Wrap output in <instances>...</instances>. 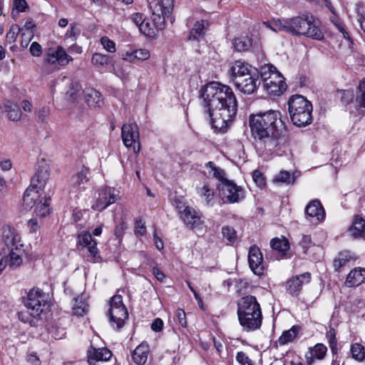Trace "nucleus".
Segmentation results:
<instances>
[{
	"label": "nucleus",
	"instance_id": "obj_63",
	"mask_svg": "<svg viewBox=\"0 0 365 365\" xmlns=\"http://www.w3.org/2000/svg\"><path fill=\"white\" fill-rule=\"evenodd\" d=\"M333 22H334V25L336 26V29L339 30V31L343 35V37L346 40H347L349 42L351 43L352 41H351V37H350L349 33L345 29V28L343 26V25L338 21L334 22L333 21Z\"/></svg>",
	"mask_w": 365,
	"mask_h": 365
},
{
	"label": "nucleus",
	"instance_id": "obj_13",
	"mask_svg": "<svg viewBox=\"0 0 365 365\" xmlns=\"http://www.w3.org/2000/svg\"><path fill=\"white\" fill-rule=\"evenodd\" d=\"M118 197V195L114 188L107 186L103 187L99 190L98 197L93 203L92 208L101 212L110 205L115 202Z\"/></svg>",
	"mask_w": 365,
	"mask_h": 365
},
{
	"label": "nucleus",
	"instance_id": "obj_52",
	"mask_svg": "<svg viewBox=\"0 0 365 365\" xmlns=\"http://www.w3.org/2000/svg\"><path fill=\"white\" fill-rule=\"evenodd\" d=\"M101 43L108 52H115V43L107 36H103L101 38Z\"/></svg>",
	"mask_w": 365,
	"mask_h": 365
},
{
	"label": "nucleus",
	"instance_id": "obj_29",
	"mask_svg": "<svg viewBox=\"0 0 365 365\" xmlns=\"http://www.w3.org/2000/svg\"><path fill=\"white\" fill-rule=\"evenodd\" d=\"M149 346L145 343L138 345L132 353V359L138 365H143L148 360Z\"/></svg>",
	"mask_w": 365,
	"mask_h": 365
},
{
	"label": "nucleus",
	"instance_id": "obj_57",
	"mask_svg": "<svg viewBox=\"0 0 365 365\" xmlns=\"http://www.w3.org/2000/svg\"><path fill=\"white\" fill-rule=\"evenodd\" d=\"M357 21L360 24L361 29L365 32V12L362 10V7L356 5Z\"/></svg>",
	"mask_w": 365,
	"mask_h": 365
},
{
	"label": "nucleus",
	"instance_id": "obj_20",
	"mask_svg": "<svg viewBox=\"0 0 365 365\" xmlns=\"http://www.w3.org/2000/svg\"><path fill=\"white\" fill-rule=\"evenodd\" d=\"M49 177V166L46 163H43L38 165L35 175L31 178L30 185L43 192V190Z\"/></svg>",
	"mask_w": 365,
	"mask_h": 365
},
{
	"label": "nucleus",
	"instance_id": "obj_11",
	"mask_svg": "<svg viewBox=\"0 0 365 365\" xmlns=\"http://www.w3.org/2000/svg\"><path fill=\"white\" fill-rule=\"evenodd\" d=\"M217 188L225 203L238 202L245 197L244 189L232 180H227L222 183H218Z\"/></svg>",
	"mask_w": 365,
	"mask_h": 365
},
{
	"label": "nucleus",
	"instance_id": "obj_4",
	"mask_svg": "<svg viewBox=\"0 0 365 365\" xmlns=\"http://www.w3.org/2000/svg\"><path fill=\"white\" fill-rule=\"evenodd\" d=\"M237 318L246 331L259 329L262 324V312L257 298L252 295L242 297L237 302Z\"/></svg>",
	"mask_w": 365,
	"mask_h": 365
},
{
	"label": "nucleus",
	"instance_id": "obj_39",
	"mask_svg": "<svg viewBox=\"0 0 365 365\" xmlns=\"http://www.w3.org/2000/svg\"><path fill=\"white\" fill-rule=\"evenodd\" d=\"M92 63L98 68H102L110 62V56L100 53H95L91 58Z\"/></svg>",
	"mask_w": 365,
	"mask_h": 365
},
{
	"label": "nucleus",
	"instance_id": "obj_51",
	"mask_svg": "<svg viewBox=\"0 0 365 365\" xmlns=\"http://www.w3.org/2000/svg\"><path fill=\"white\" fill-rule=\"evenodd\" d=\"M299 245L302 247L303 253H307L309 248L312 246L311 236L308 235H303L299 242Z\"/></svg>",
	"mask_w": 365,
	"mask_h": 365
},
{
	"label": "nucleus",
	"instance_id": "obj_25",
	"mask_svg": "<svg viewBox=\"0 0 365 365\" xmlns=\"http://www.w3.org/2000/svg\"><path fill=\"white\" fill-rule=\"evenodd\" d=\"M270 246L280 258L287 257L290 246L288 240L284 236L273 238L270 241Z\"/></svg>",
	"mask_w": 365,
	"mask_h": 365
},
{
	"label": "nucleus",
	"instance_id": "obj_10",
	"mask_svg": "<svg viewBox=\"0 0 365 365\" xmlns=\"http://www.w3.org/2000/svg\"><path fill=\"white\" fill-rule=\"evenodd\" d=\"M110 323L113 327L119 329L124 326L125 321L128 317L126 307L123 303V297L120 294L114 295L110 301L108 311Z\"/></svg>",
	"mask_w": 365,
	"mask_h": 365
},
{
	"label": "nucleus",
	"instance_id": "obj_48",
	"mask_svg": "<svg viewBox=\"0 0 365 365\" xmlns=\"http://www.w3.org/2000/svg\"><path fill=\"white\" fill-rule=\"evenodd\" d=\"M21 31L20 27L17 24H13L10 27L9 32L6 34V38L9 43H14Z\"/></svg>",
	"mask_w": 365,
	"mask_h": 365
},
{
	"label": "nucleus",
	"instance_id": "obj_43",
	"mask_svg": "<svg viewBox=\"0 0 365 365\" xmlns=\"http://www.w3.org/2000/svg\"><path fill=\"white\" fill-rule=\"evenodd\" d=\"M350 256L348 252H340L338 257L334 261V267L336 271H340L349 262Z\"/></svg>",
	"mask_w": 365,
	"mask_h": 365
},
{
	"label": "nucleus",
	"instance_id": "obj_24",
	"mask_svg": "<svg viewBox=\"0 0 365 365\" xmlns=\"http://www.w3.org/2000/svg\"><path fill=\"white\" fill-rule=\"evenodd\" d=\"M327 351V346L321 343L317 344L313 347H310L305 354L306 361L308 365H312L314 361L322 360L326 356Z\"/></svg>",
	"mask_w": 365,
	"mask_h": 365
},
{
	"label": "nucleus",
	"instance_id": "obj_62",
	"mask_svg": "<svg viewBox=\"0 0 365 365\" xmlns=\"http://www.w3.org/2000/svg\"><path fill=\"white\" fill-rule=\"evenodd\" d=\"M30 52L32 56L38 57L42 53L41 46L37 42H33L30 46Z\"/></svg>",
	"mask_w": 365,
	"mask_h": 365
},
{
	"label": "nucleus",
	"instance_id": "obj_23",
	"mask_svg": "<svg viewBox=\"0 0 365 365\" xmlns=\"http://www.w3.org/2000/svg\"><path fill=\"white\" fill-rule=\"evenodd\" d=\"M43 192L29 186L24 192L23 197V206L26 210H30L34 207L40 200Z\"/></svg>",
	"mask_w": 365,
	"mask_h": 365
},
{
	"label": "nucleus",
	"instance_id": "obj_38",
	"mask_svg": "<svg viewBox=\"0 0 365 365\" xmlns=\"http://www.w3.org/2000/svg\"><path fill=\"white\" fill-rule=\"evenodd\" d=\"M81 32V31L78 24L72 23L69 25V28L65 34V40L75 43L80 36Z\"/></svg>",
	"mask_w": 365,
	"mask_h": 365
},
{
	"label": "nucleus",
	"instance_id": "obj_64",
	"mask_svg": "<svg viewBox=\"0 0 365 365\" xmlns=\"http://www.w3.org/2000/svg\"><path fill=\"white\" fill-rule=\"evenodd\" d=\"M27 361L31 365H41V360L34 352L29 353L27 355Z\"/></svg>",
	"mask_w": 365,
	"mask_h": 365
},
{
	"label": "nucleus",
	"instance_id": "obj_9",
	"mask_svg": "<svg viewBox=\"0 0 365 365\" xmlns=\"http://www.w3.org/2000/svg\"><path fill=\"white\" fill-rule=\"evenodd\" d=\"M260 82L263 83V88L269 96H279L287 89L284 78L272 64H265L259 70Z\"/></svg>",
	"mask_w": 365,
	"mask_h": 365
},
{
	"label": "nucleus",
	"instance_id": "obj_56",
	"mask_svg": "<svg viewBox=\"0 0 365 365\" xmlns=\"http://www.w3.org/2000/svg\"><path fill=\"white\" fill-rule=\"evenodd\" d=\"M236 360L240 365H252V361L243 351H238L236 355Z\"/></svg>",
	"mask_w": 365,
	"mask_h": 365
},
{
	"label": "nucleus",
	"instance_id": "obj_49",
	"mask_svg": "<svg viewBox=\"0 0 365 365\" xmlns=\"http://www.w3.org/2000/svg\"><path fill=\"white\" fill-rule=\"evenodd\" d=\"M50 108L48 106H44L36 111V116L38 120L43 123L48 122Z\"/></svg>",
	"mask_w": 365,
	"mask_h": 365
},
{
	"label": "nucleus",
	"instance_id": "obj_22",
	"mask_svg": "<svg viewBox=\"0 0 365 365\" xmlns=\"http://www.w3.org/2000/svg\"><path fill=\"white\" fill-rule=\"evenodd\" d=\"M112 354L107 348L95 349L91 347L88 350V361L90 365H94L95 362L106 361L110 359Z\"/></svg>",
	"mask_w": 365,
	"mask_h": 365
},
{
	"label": "nucleus",
	"instance_id": "obj_50",
	"mask_svg": "<svg viewBox=\"0 0 365 365\" xmlns=\"http://www.w3.org/2000/svg\"><path fill=\"white\" fill-rule=\"evenodd\" d=\"M57 48H50L48 49L44 61L46 63L49 64H55L58 63V57H57Z\"/></svg>",
	"mask_w": 365,
	"mask_h": 365
},
{
	"label": "nucleus",
	"instance_id": "obj_58",
	"mask_svg": "<svg viewBox=\"0 0 365 365\" xmlns=\"http://www.w3.org/2000/svg\"><path fill=\"white\" fill-rule=\"evenodd\" d=\"M120 57L122 60L130 62V63H134L135 62V51H121L119 53Z\"/></svg>",
	"mask_w": 365,
	"mask_h": 365
},
{
	"label": "nucleus",
	"instance_id": "obj_14",
	"mask_svg": "<svg viewBox=\"0 0 365 365\" xmlns=\"http://www.w3.org/2000/svg\"><path fill=\"white\" fill-rule=\"evenodd\" d=\"M121 137L125 146L133 148L135 153L139 151V132L136 123L124 124L121 129Z\"/></svg>",
	"mask_w": 365,
	"mask_h": 365
},
{
	"label": "nucleus",
	"instance_id": "obj_46",
	"mask_svg": "<svg viewBox=\"0 0 365 365\" xmlns=\"http://www.w3.org/2000/svg\"><path fill=\"white\" fill-rule=\"evenodd\" d=\"M222 234L230 244L235 243L237 240V232L235 229L230 226H224L222 228Z\"/></svg>",
	"mask_w": 365,
	"mask_h": 365
},
{
	"label": "nucleus",
	"instance_id": "obj_59",
	"mask_svg": "<svg viewBox=\"0 0 365 365\" xmlns=\"http://www.w3.org/2000/svg\"><path fill=\"white\" fill-rule=\"evenodd\" d=\"M175 315L180 325L182 327H187V321H186V314H185V311L182 309H178L175 311Z\"/></svg>",
	"mask_w": 365,
	"mask_h": 365
},
{
	"label": "nucleus",
	"instance_id": "obj_44",
	"mask_svg": "<svg viewBox=\"0 0 365 365\" xmlns=\"http://www.w3.org/2000/svg\"><path fill=\"white\" fill-rule=\"evenodd\" d=\"M73 309L75 314L82 316L88 312V304L82 297H78L75 299Z\"/></svg>",
	"mask_w": 365,
	"mask_h": 365
},
{
	"label": "nucleus",
	"instance_id": "obj_3",
	"mask_svg": "<svg viewBox=\"0 0 365 365\" xmlns=\"http://www.w3.org/2000/svg\"><path fill=\"white\" fill-rule=\"evenodd\" d=\"M152 12L153 24L144 20L139 28L141 34L149 38H154L158 30H163L165 22L170 17L174 7V0H148Z\"/></svg>",
	"mask_w": 365,
	"mask_h": 365
},
{
	"label": "nucleus",
	"instance_id": "obj_8",
	"mask_svg": "<svg viewBox=\"0 0 365 365\" xmlns=\"http://www.w3.org/2000/svg\"><path fill=\"white\" fill-rule=\"evenodd\" d=\"M312 104L301 95H293L288 101V110L294 125L304 127L312 122Z\"/></svg>",
	"mask_w": 365,
	"mask_h": 365
},
{
	"label": "nucleus",
	"instance_id": "obj_54",
	"mask_svg": "<svg viewBox=\"0 0 365 365\" xmlns=\"http://www.w3.org/2000/svg\"><path fill=\"white\" fill-rule=\"evenodd\" d=\"M134 232L137 237L145 235L146 227L142 219L140 218L135 220Z\"/></svg>",
	"mask_w": 365,
	"mask_h": 365
},
{
	"label": "nucleus",
	"instance_id": "obj_42",
	"mask_svg": "<svg viewBox=\"0 0 365 365\" xmlns=\"http://www.w3.org/2000/svg\"><path fill=\"white\" fill-rule=\"evenodd\" d=\"M352 358L358 361H362L365 358L364 347L359 343L353 344L351 346Z\"/></svg>",
	"mask_w": 365,
	"mask_h": 365
},
{
	"label": "nucleus",
	"instance_id": "obj_41",
	"mask_svg": "<svg viewBox=\"0 0 365 365\" xmlns=\"http://www.w3.org/2000/svg\"><path fill=\"white\" fill-rule=\"evenodd\" d=\"M288 25V18L282 19H274L270 23L269 27L272 30L276 32L285 31L289 33Z\"/></svg>",
	"mask_w": 365,
	"mask_h": 365
},
{
	"label": "nucleus",
	"instance_id": "obj_33",
	"mask_svg": "<svg viewBox=\"0 0 365 365\" xmlns=\"http://www.w3.org/2000/svg\"><path fill=\"white\" fill-rule=\"evenodd\" d=\"M85 99L90 107H100L102 104L101 93L93 88H86L84 91Z\"/></svg>",
	"mask_w": 365,
	"mask_h": 365
},
{
	"label": "nucleus",
	"instance_id": "obj_40",
	"mask_svg": "<svg viewBox=\"0 0 365 365\" xmlns=\"http://www.w3.org/2000/svg\"><path fill=\"white\" fill-rule=\"evenodd\" d=\"M355 101L360 108H365V78L359 83L356 93Z\"/></svg>",
	"mask_w": 365,
	"mask_h": 365
},
{
	"label": "nucleus",
	"instance_id": "obj_18",
	"mask_svg": "<svg viewBox=\"0 0 365 365\" xmlns=\"http://www.w3.org/2000/svg\"><path fill=\"white\" fill-rule=\"evenodd\" d=\"M259 76H260L259 72H257L242 79L238 78L234 83L240 91L245 94H251L254 93L260 84Z\"/></svg>",
	"mask_w": 365,
	"mask_h": 365
},
{
	"label": "nucleus",
	"instance_id": "obj_7",
	"mask_svg": "<svg viewBox=\"0 0 365 365\" xmlns=\"http://www.w3.org/2000/svg\"><path fill=\"white\" fill-rule=\"evenodd\" d=\"M2 240L9 250V255H4L7 265L14 268L19 267L25 255L24 245L19 234L14 227L4 225L2 227Z\"/></svg>",
	"mask_w": 365,
	"mask_h": 365
},
{
	"label": "nucleus",
	"instance_id": "obj_60",
	"mask_svg": "<svg viewBox=\"0 0 365 365\" xmlns=\"http://www.w3.org/2000/svg\"><path fill=\"white\" fill-rule=\"evenodd\" d=\"M130 19L139 29L144 20H145V17L141 13H135L130 16Z\"/></svg>",
	"mask_w": 365,
	"mask_h": 365
},
{
	"label": "nucleus",
	"instance_id": "obj_30",
	"mask_svg": "<svg viewBox=\"0 0 365 365\" xmlns=\"http://www.w3.org/2000/svg\"><path fill=\"white\" fill-rule=\"evenodd\" d=\"M205 173L207 178L217 179L219 181L218 183H222L228 180L226 178V174L224 170L216 167L211 161L205 164Z\"/></svg>",
	"mask_w": 365,
	"mask_h": 365
},
{
	"label": "nucleus",
	"instance_id": "obj_1",
	"mask_svg": "<svg viewBox=\"0 0 365 365\" xmlns=\"http://www.w3.org/2000/svg\"><path fill=\"white\" fill-rule=\"evenodd\" d=\"M202 98L204 111L208 114L212 127L225 132L237 111V101L232 88L213 81L205 86Z\"/></svg>",
	"mask_w": 365,
	"mask_h": 365
},
{
	"label": "nucleus",
	"instance_id": "obj_15",
	"mask_svg": "<svg viewBox=\"0 0 365 365\" xmlns=\"http://www.w3.org/2000/svg\"><path fill=\"white\" fill-rule=\"evenodd\" d=\"M77 239L79 245L87 248L91 262H95L101 258L99 250L97 247V242L92 237L90 232L82 231L78 235Z\"/></svg>",
	"mask_w": 365,
	"mask_h": 365
},
{
	"label": "nucleus",
	"instance_id": "obj_35",
	"mask_svg": "<svg viewBox=\"0 0 365 365\" xmlns=\"http://www.w3.org/2000/svg\"><path fill=\"white\" fill-rule=\"evenodd\" d=\"M51 198L46 197L45 195H41L40 200L35 205V213L40 217H45L50 213V204Z\"/></svg>",
	"mask_w": 365,
	"mask_h": 365
},
{
	"label": "nucleus",
	"instance_id": "obj_61",
	"mask_svg": "<svg viewBox=\"0 0 365 365\" xmlns=\"http://www.w3.org/2000/svg\"><path fill=\"white\" fill-rule=\"evenodd\" d=\"M14 7L19 12H25L28 9V5L26 0H14Z\"/></svg>",
	"mask_w": 365,
	"mask_h": 365
},
{
	"label": "nucleus",
	"instance_id": "obj_45",
	"mask_svg": "<svg viewBox=\"0 0 365 365\" xmlns=\"http://www.w3.org/2000/svg\"><path fill=\"white\" fill-rule=\"evenodd\" d=\"M294 178L291 173L288 171H281L279 174H277L274 178V181L277 182H282L286 185L293 184L294 182Z\"/></svg>",
	"mask_w": 365,
	"mask_h": 365
},
{
	"label": "nucleus",
	"instance_id": "obj_36",
	"mask_svg": "<svg viewBox=\"0 0 365 365\" xmlns=\"http://www.w3.org/2000/svg\"><path fill=\"white\" fill-rule=\"evenodd\" d=\"M252 40L247 36L235 38L232 41V45L235 49L238 52L247 51L252 46Z\"/></svg>",
	"mask_w": 365,
	"mask_h": 365
},
{
	"label": "nucleus",
	"instance_id": "obj_53",
	"mask_svg": "<svg viewBox=\"0 0 365 365\" xmlns=\"http://www.w3.org/2000/svg\"><path fill=\"white\" fill-rule=\"evenodd\" d=\"M252 179L257 186L262 187L265 185V178L263 174L258 170H255L252 173Z\"/></svg>",
	"mask_w": 365,
	"mask_h": 365
},
{
	"label": "nucleus",
	"instance_id": "obj_6",
	"mask_svg": "<svg viewBox=\"0 0 365 365\" xmlns=\"http://www.w3.org/2000/svg\"><path fill=\"white\" fill-rule=\"evenodd\" d=\"M288 24L289 34L292 36H304L317 41L324 38L320 22L312 15L303 14L301 16L288 18Z\"/></svg>",
	"mask_w": 365,
	"mask_h": 365
},
{
	"label": "nucleus",
	"instance_id": "obj_55",
	"mask_svg": "<svg viewBox=\"0 0 365 365\" xmlns=\"http://www.w3.org/2000/svg\"><path fill=\"white\" fill-rule=\"evenodd\" d=\"M135 57L136 61H145L148 59L150 56V52L148 50L145 48H139L135 49Z\"/></svg>",
	"mask_w": 365,
	"mask_h": 365
},
{
	"label": "nucleus",
	"instance_id": "obj_16",
	"mask_svg": "<svg viewBox=\"0 0 365 365\" xmlns=\"http://www.w3.org/2000/svg\"><path fill=\"white\" fill-rule=\"evenodd\" d=\"M248 262L251 270L258 276L263 274L264 269L262 254L258 247L251 246L248 252Z\"/></svg>",
	"mask_w": 365,
	"mask_h": 365
},
{
	"label": "nucleus",
	"instance_id": "obj_26",
	"mask_svg": "<svg viewBox=\"0 0 365 365\" xmlns=\"http://www.w3.org/2000/svg\"><path fill=\"white\" fill-rule=\"evenodd\" d=\"M348 232L354 239L365 237V220L360 216L356 215Z\"/></svg>",
	"mask_w": 365,
	"mask_h": 365
},
{
	"label": "nucleus",
	"instance_id": "obj_37",
	"mask_svg": "<svg viewBox=\"0 0 365 365\" xmlns=\"http://www.w3.org/2000/svg\"><path fill=\"white\" fill-rule=\"evenodd\" d=\"M205 21L201 20L196 21L190 31L188 39L200 41L205 34Z\"/></svg>",
	"mask_w": 365,
	"mask_h": 365
},
{
	"label": "nucleus",
	"instance_id": "obj_32",
	"mask_svg": "<svg viewBox=\"0 0 365 365\" xmlns=\"http://www.w3.org/2000/svg\"><path fill=\"white\" fill-rule=\"evenodd\" d=\"M4 111L7 113L8 118L10 120L18 121L21 117V111L18 104L10 101H6L3 105Z\"/></svg>",
	"mask_w": 365,
	"mask_h": 365
},
{
	"label": "nucleus",
	"instance_id": "obj_2",
	"mask_svg": "<svg viewBox=\"0 0 365 365\" xmlns=\"http://www.w3.org/2000/svg\"><path fill=\"white\" fill-rule=\"evenodd\" d=\"M249 124L259 149L272 152L279 145L278 128L282 125L279 111L269 110L252 114L249 118Z\"/></svg>",
	"mask_w": 365,
	"mask_h": 365
},
{
	"label": "nucleus",
	"instance_id": "obj_34",
	"mask_svg": "<svg viewBox=\"0 0 365 365\" xmlns=\"http://www.w3.org/2000/svg\"><path fill=\"white\" fill-rule=\"evenodd\" d=\"M197 192L201 198L204 199L207 205L212 206L214 205L215 192L208 184L205 183L201 187H198Z\"/></svg>",
	"mask_w": 365,
	"mask_h": 365
},
{
	"label": "nucleus",
	"instance_id": "obj_27",
	"mask_svg": "<svg viewBox=\"0 0 365 365\" xmlns=\"http://www.w3.org/2000/svg\"><path fill=\"white\" fill-rule=\"evenodd\" d=\"M88 173V168L83 166L81 170L71 178V182L72 185L78 187L80 190H85L89 181Z\"/></svg>",
	"mask_w": 365,
	"mask_h": 365
},
{
	"label": "nucleus",
	"instance_id": "obj_5",
	"mask_svg": "<svg viewBox=\"0 0 365 365\" xmlns=\"http://www.w3.org/2000/svg\"><path fill=\"white\" fill-rule=\"evenodd\" d=\"M24 306L28 312H21L18 314L19 319L31 327L36 325V320L49 308L48 294L38 288H32L24 299Z\"/></svg>",
	"mask_w": 365,
	"mask_h": 365
},
{
	"label": "nucleus",
	"instance_id": "obj_12",
	"mask_svg": "<svg viewBox=\"0 0 365 365\" xmlns=\"http://www.w3.org/2000/svg\"><path fill=\"white\" fill-rule=\"evenodd\" d=\"M176 208L180 218L187 226L195 228L202 224V214L199 211L185 205L182 202H176Z\"/></svg>",
	"mask_w": 365,
	"mask_h": 365
},
{
	"label": "nucleus",
	"instance_id": "obj_17",
	"mask_svg": "<svg viewBox=\"0 0 365 365\" xmlns=\"http://www.w3.org/2000/svg\"><path fill=\"white\" fill-rule=\"evenodd\" d=\"M325 210L318 200H311L305 208V216L312 223L318 224L324 220Z\"/></svg>",
	"mask_w": 365,
	"mask_h": 365
},
{
	"label": "nucleus",
	"instance_id": "obj_19",
	"mask_svg": "<svg viewBox=\"0 0 365 365\" xmlns=\"http://www.w3.org/2000/svg\"><path fill=\"white\" fill-rule=\"evenodd\" d=\"M257 72H259L257 69L242 61H236L230 68L231 76L234 83L238 78L242 79Z\"/></svg>",
	"mask_w": 365,
	"mask_h": 365
},
{
	"label": "nucleus",
	"instance_id": "obj_31",
	"mask_svg": "<svg viewBox=\"0 0 365 365\" xmlns=\"http://www.w3.org/2000/svg\"><path fill=\"white\" fill-rule=\"evenodd\" d=\"M300 330V327L297 325L292 327L289 330L284 331L282 335L279 337L277 343L280 346L286 345L289 343L293 342Z\"/></svg>",
	"mask_w": 365,
	"mask_h": 365
},
{
	"label": "nucleus",
	"instance_id": "obj_28",
	"mask_svg": "<svg viewBox=\"0 0 365 365\" xmlns=\"http://www.w3.org/2000/svg\"><path fill=\"white\" fill-rule=\"evenodd\" d=\"M365 280V269L354 268L347 275L345 284L347 287H356Z\"/></svg>",
	"mask_w": 365,
	"mask_h": 365
},
{
	"label": "nucleus",
	"instance_id": "obj_47",
	"mask_svg": "<svg viewBox=\"0 0 365 365\" xmlns=\"http://www.w3.org/2000/svg\"><path fill=\"white\" fill-rule=\"evenodd\" d=\"M56 55L58 57V64L60 66H66L73 61L72 57L66 53V50L62 46H59L57 47Z\"/></svg>",
	"mask_w": 365,
	"mask_h": 365
},
{
	"label": "nucleus",
	"instance_id": "obj_21",
	"mask_svg": "<svg viewBox=\"0 0 365 365\" xmlns=\"http://www.w3.org/2000/svg\"><path fill=\"white\" fill-rule=\"evenodd\" d=\"M311 279V274L304 272L302 274L293 277L287 282V291L292 296H297L304 284H308Z\"/></svg>",
	"mask_w": 365,
	"mask_h": 365
}]
</instances>
